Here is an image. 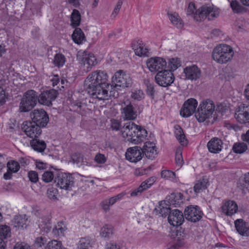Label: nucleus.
Segmentation results:
<instances>
[{
  "label": "nucleus",
  "mask_w": 249,
  "mask_h": 249,
  "mask_svg": "<svg viewBox=\"0 0 249 249\" xmlns=\"http://www.w3.org/2000/svg\"><path fill=\"white\" fill-rule=\"evenodd\" d=\"M77 58L83 64L85 68V70L87 71H89L93 66L97 64L95 56L92 53L79 52L77 55Z\"/></svg>",
  "instance_id": "9d476101"
},
{
  "label": "nucleus",
  "mask_w": 249,
  "mask_h": 249,
  "mask_svg": "<svg viewBox=\"0 0 249 249\" xmlns=\"http://www.w3.org/2000/svg\"><path fill=\"white\" fill-rule=\"evenodd\" d=\"M101 206L105 212H107L109 210V207L111 205L108 203V200L106 199L101 202Z\"/></svg>",
  "instance_id": "69168bd1"
},
{
  "label": "nucleus",
  "mask_w": 249,
  "mask_h": 249,
  "mask_svg": "<svg viewBox=\"0 0 249 249\" xmlns=\"http://www.w3.org/2000/svg\"><path fill=\"white\" fill-rule=\"evenodd\" d=\"M176 161L178 166H181L183 164V160L182 153L180 149L177 150L176 153Z\"/></svg>",
  "instance_id": "13d9d810"
},
{
  "label": "nucleus",
  "mask_w": 249,
  "mask_h": 249,
  "mask_svg": "<svg viewBox=\"0 0 249 249\" xmlns=\"http://www.w3.org/2000/svg\"><path fill=\"white\" fill-rule=\"evenodd\" d=\"M54 182L56 186L61 189L71 190L74 185V178L71 175L58 173L55 176Z\"/></svg>",
  "instance_id": "423d86ee"
},
{
  "label": "nucleus",
  "mask_w": 249,
  "mask_h": 249,
  "mask_svg": "<svg viewBox=\"0 0 249 249\" xmlns=\"http://www.w3.org/2000/svg\"><path fill=\"white\" fill-rule=\"evenodd\" d=\"M195 10L196 9L194 4L193 3H190L187 10V14L188 15H191L194 14Z\"/></svg>",
  "instance_id": "338daca9"
},
{
  "label": "nucleus",
  "mask_w": 249,
  "mask_h": 249,
  "mask_svg": "<svg viewBox=\"0 0 249 249\" xmlns=\"http://www.w3.org/2000/svg\"><path fill=\"white\" fill-rule=\"evenodd\" d=\"M150 187L147 184V182L145 181H143L141 185L136 189L134 190L131 193V196H135L139 194H141L143 191L147 189Z\"/></svg>",
  "instance_id": "49530a36"
},
{
  "label": "nucleus",
  "mask_w": 249,
  "mask_h": 249,
  "mask_svg": "<svg viewBox=\"0 0 249 249\" xmlns=\"http://www.w3.org/2000/svg\"><path fill=\"white\" fill-rule=\"evenodd\" d=\"M219 14L217 9L214 8L213 5H203L196 11L194 14V18L197 21L208 18L209 20H212L217 18Z\"/></svg>",
  "instance_id": "39448f33"
},
{
  "label": "nucleus",
  "mask_w": 249,
  "mask_h": 249,
  "mask_svg": "<svg viewBox=\"0 0 249 249\" xmlns=\"http://www.w3.org/2000/svg\"><path fill=\"white\" fill-rule=\"evenodd\" d=\"M11 236V230L9 227L6 225L0 226V236L1 238H7Z\"/></svg>",
  "instance_id": "09e8293b"
},
{
  "label": "nucleus",
  "mask_w": 249,
  "mask_h": 249,
  "mask_svg": "<svg viewBox=\"0 0 249 249\" xmlns=\"http://www.w3.org/2000/svg\"><path fill=\"white\" fill-rule=\"evenodd\" d=\"M45 249H62V244L60 241L53 240L47 244Z\"/></svg>",
  "instance_id": "de8ad7c7"
},
{
  "label": "nucleus",
  "mask_w": 249,
  "mask_h": 249,
  "mask_svg": "<svg viewBox=\"0 0 249 249\" xmlns=\"http://www.w3.org/2000/svg\"><path fill=\"white\" fill-rule=\"evenodd\" d=\"M131 97L135 100L141 101L144 98V94L141 89H135L132 91Z\"/></svg>",
  "instance_id": "8fccbe9b"
},
{
  "label": "nucleus",
  "mask_w": 249,
  "mask_h": 249,
  "mask_svg": "<svg viewBox=\"0 0 249 249\" xmlns=\"http://www.w3.org/2000/svg\"><path fill=\"white\" fill-rule=\"evenodd\" d=\"M184 73L186 78L191 80H196L201 75V71L197 66L193 65L187 66L184 69Z\"/></svg>",
  "instance_id": "4be33fe9"
},
{
  "label": "nucleus",
  "mask_w": 249,
  "mask_h": 249,
  "mask_svg": "<svg viewBox=\"0 0 249 249\" xmlns=\"http://www.w3.org/2000/svg\"><path fill=\"white\" fill-rule=\"evenodd\" d=\"M215 109V105L212 100L203 101L199 105L195 113V117L199 122H204L212 116Z\"/></svg>",
  "instance_id": "7ed1b4c3"
},
{
  "label": "nucleus",
  "mask_w": 249,
  "mask_h": 249,
  "mask_svg": "<svg viewBox=\"0 0 249 249\" xmlns=\"http://www.w3.org/2000/svg\"><path fill=\"white\" fill-rule=\"evenodd\" d=\"M197 106V101L195 98H189L184 102L180 110V115L184 118L191 116L196 113V108Z\"/></svg>",
  "instance_id": "a211bd4d"
},
{
  "label": "nucleus",
  "mask_w": 249,
  "mask_h": 249,
  "mask_svg": "<svg viewBox=\"0 0 249 249\" xmlns=\"http://www.w3.org/2000/svg\"><path fill=\"white\" fill-rule=\"evenodd\" d=\"M184 215L181 211L175 209L171 211L168 216L169 223L173 226H180L184 220Z\"/></svg>",
  "instance_id": "aec40b11"
},
{
  "label": "nucleus",
  "mask_w": 249,
  "mask_h": 249,
  "mask_svg": "<svg viewBox=\"0 0 249 249\" xmlns=\"http://www.w3.org/2000/svg\"><path fill=\"white\" fill-rule=\"evenodd\" d=\"M71 159L74 163H80L83 161V157L80 153H75L72 155Z\"/></svg>",
  "instance_id": "680f3d73"
},
{
  "label": "nucleus",
  "mask_w": 249,
  "mask_h": 249,
  "mask_svg": "<svg viewBox=\"0 0 249 249\" xmlns=\"http://www.w3.org/2000/svg\"><path fill=\"white\" fill-rule=\"evenodd\" d=\"M247 149V145L244 142H237L232 147L233 151L237 154L244 153Z\"/></svg>",
  "instance_id": "c03bdc74"
},
{
  "label": "nucleus",
  "mask_w": 249,
  "mask_h": 249,
  "mask_svg": "<svg viewBox=\"0 0 249 249\" xmlns=\"http://www.w3.org/2000/svg\"><path fill=\"white\" fill-rule=\"evenodd\" d=\"M161 176L165 179H173L175 178V173L170 170H165L161 172Z\"/></svg>",
  "instance_id": "5fc2aeb1"
},
{
  "label": "nucleus",
  "mask_w": 249,
  "mask_h": 249,
  "mask_svg": "<svg viewBox=\"0 0 249 249\" xmlns=\"http://www.w3.org/2000/svg\"><path fill=\"white\" fill-rule=\"evenodd\" d=\"M41 127L33 122L25 121L23 123L21 129L25 134L31 138H37L41 134Z\"/></svg>",
  "instance_id": "9b49d317"
},
{
  "label": "nucleus",
  "mask_w": 249,
  "mask_h": 249,
  "mask_svg": "<svg viewBox=\"0 0 249 249\" xmlns=\"http://www.w3.org/2000/svg\"><path fill=\"white\" fill-rule=\"evenodd\" d=\"M175 128L176 129L175 131L176 138L181 144H183L186 139L183 130L179 125L176 126Z\"/></svg>",
  "instance_id": "79ce46f5"
},
{
  "label": "nucleus",
  "mask_w": 249,
  "mask_h": 249,
  "mask_svg": "<svg viewBox=\"0 0 249 249\" xmlns=\"http://www.w3.org/2000/svg\"><path fill=\"white\" fill-rule=\"evenodd\" d=\"M137 128H138V125L132 122H128L124 124L123 129L121 130L123 137L131 143H136L139 141L138 139H136L137 141H136V139H132L133 136L132 135L136 133ZM137 132H138L137 131Z\"/></svg>",
  "instance_id": "2eb2a0df"
},
{
  "label": "nucleus",
  "mask_w": 249,
  "mask_h": 249,
  "mask_svg": "<svg viewBox=\"0 0 249 249\" xmlns=\"http://www.w3.org/2000/svg\"><path fill=\"white\" fill-rule=\"evenodd\" d=\"M71 25L73 27H76L80 25L81 21V15L78 10L74 9L71 14Z\"/></svg>",
  "instance_id": "e433bc0d"
},
{
  "label": "nucleus",
  "mask_w": 249,
  "mask_h": 249,
  "mask_svg": "<svg viewBox=\"0 0 249 249\" xmlns=\"http://www.w3.org/2000/svg\"><path fill=\"white\" fill-rule=\"evenodd\" d=\"M32 122L40 127H44L48 124L49 120L47 112L42 109H36L30 113Z\"/></svg>",
  "instance_id": "1a4fd4ad"
},
{
  "label": "nucleus",
  "mask_w": 249,
  "mask_h": 249,
  "mask_svg": "<svg viewBox=\"0 0 249 249\" xmlns=\"http://www.w3.org/2000/svg\"><path fill=\"white\" fill-rule=\"evenodd\" d=\"M39 220V226L46 232H49L52 229L51 218L50 216H43Z\"/></svg>",
  "instance_id": "7c9ffc66"
},
{
  "label": "nucleus",
  "mask_w": 249,
  "mask_h": 249,
  "mask_svg": "<svg viewBox=\"0 0 249 249\" xmlns=\"http://www.w3.org/2000/svg\"><path fill=\"white\" fill-rule=\"evenodd\" d=\"M185 244V242L183 239H178L175 244L171 246L167 249H178L184 246Z\"/></svg>",
  "instance_id": "bf43d9fd"
},
{
  "label": "nucleus",
  "mask_w": 249,
  "mask_h": 249,
  "mask_svg": "<svg viewBox=\"0 0 249 249\" xmlns=\"http://www.w3.org/2000/svg\"><path fill=\"white\" fill-rule=\"evenodd\" d=\"M106 249H120V247L116 245V243L110 242L107 245Z\"/></svg>",
  "instance_id": "774afa93"
},
{
  "label": "nucleus",
  "mask_w": 249,
  "mask_h": 249,
  "mask_svg": "<svg viewBox=\"0 0 249 249\" xmlns=\"http://www.w3.org/2000/svg\"><path fill=\"white\" fill-rule=\"evenodd\" d=\"M155 81L162 87L170 86L175 81V76L171 71L164 70L158 72L155 76Z\"/></svg>",
  "instance_id": "6e6552de"
},
{
  "label": "nucleus",
  "mask_w": 249,
  "mask_h": 249,
  "mask_svg": "<svg viewBox=\"0 0 249 249\" xmlns=\"http://www.w3.org/2000/svg\"><path fill=\"white\" fill-rule=\"evenodd\" d=\"M47 243V239L42 236L36 238L35 241V245L37 248H41Z\"/></svg>",
  "instance_id": "4d7b16f0"
},
{
  "label": "nucleus",
  "mask_w": 249,
  "mask_h": 249,
  "mask_svg": "<svg viewBox=\"0 0 249 249\" xmlns=\"http://www.w3.org/2000/svg\"><path fill=\"white\" fill-rule=\"evenodd\" d=\"M91 241L89 236L81 238L77 245V249H89L91 247Z\"/></svg>",
  "instance_id": "4c0bfd02"
},
{
  "label": "nucleus",
  "mask_w": 249,
  "mask_h": 249,
  "mask_svg": "<svg viewBox=\"0 0 249 249\" xmlns=\"http://www.w3.org/2000/svg\"><path fill=\"white\" fill-rule=\"evenodd\" d=\"M85 86L93 98L108 99L110 84L108 83V75L105 71L101 70L92 71L85 80Z\"/></svg>",
  "instance_id": "f257e3e1"
},
{
  "label": "nucleus",
  "mask_w": 249,
  "mask_h": 249,
  "mask_svg": "<svg viewBox=\"0 0 249 249\" xmlns=\"http://www.w3.org/2000/svg\"><path fill=\"white\" fill-rule=\"evenodd\" d=\"M7 166L8 169L14 173L18 172L20 169L19 163L15 160L8 161Z\"/></svg>",
  "instance_id": "3c124183"
},
{
  "label": "nucleus",
  "mask_w": 249,
  "mask_h": 249,
  "mask_svg": "<svg viewBox=\"0 0 249 249\" xmlns=\"http://www.w3.org/2000/svg\"><path fill=\"white\" fill-rule=\"evenodd\" d=\"M73 41L76 44H80L85 40V36L82 30L79 28H76L71 36Z\"/></svg>",
  "instance_id": "473e14b6"
},
{
  "label": "nucleus",
  "mask_w": 249,
  "mask_h": 249,
  "mask_svg": "<svg viewBox=\"0 0 249 249\" xmlns=\"http://www.w3.org/2000/svg\"><path fill=\"white\" fill-rule=\"evenodd\" d=\"M58 94V92L55 89L46 90L37 95V100L41 105L51 107L52 106V101L56 98Z\"/></svg>",
  "instance_id": "f8f14e48"
},
{
  "label": "nucleus",
  "mask_w": 249,
  "mask_h": 249,
  "mask_svg": "<svg viewBox=\"0 0 249 249\" xmlns=\"http://www.w3.org/2000/svg\"><path fill=\"white\" fill-rule=\"evenodd\" d=\"M94 160L98 163L103 164L106 161V158L104 155L98 153L94 157Z\"/></svg>",
  "instance_id": "e2e57ef3"
},
{
  "label": "nucleus",
  "mask_w": 249,
  "mask_h": 249,
  "mask_svg": "<svg viewBox=\"0 0 249 249\" xmlns=\"http://www.w3.org/2000/svg\"><path fill=\"white\" fill-rule=\"evenodd\" d=\"M122 4H123V1L121 0H119L117 1L116 5L115 8H114V10L111 15V18H114L116 17L117 15L119 12V11L122 7Z\"/></svg>",
  "instance_id": "052dcab7"
},
{
  "label": "nucleus",
  "mask_w": 249,
  "mask_h": 249,
  "mask_svg": "<svg viewBox=\"0 0 249 249\" xmlns=\"http://www.w3.org/2000/svg\"><path fill=\"white\" fill-rule=\"evenodd\" d=\"M235 227L238 232L242 236H249V227L241 219H239L234 222Z\"/></svg>",
  "instance_id": "bb28decb"
},
{
  "label": "nucleus",
  "mask_w": 249,
  "mask_h": 249,
  "mask_svg": "<svg viewBox=\"0 0 249 249\" xmlns=\"http://www.w3.org/2000/svg\"><path fill=\"white\" fill-rule=\"evenodd\" d=\"M234 54L232 48L226 44H220L213 50V60L219 64H225L231 60Z\"/></svg>",
  "instance_id": "f03ea898"
},
{
  "label": "nucleus",
  "mask_w": 249,
  "mask_h": 249,
  "mask_svg": "<svg viewBox=\"0 0 249 249\" xmlns=\"http://www.w3.org/2000/svg\"><path fill=\"white\" fill-rule=\"evenodd\" d=\"M181 66V61L178 57L171 58L168 59L167 62V67L168 69L167 70L171 71L172 72L176 70L178 68Z\"/></svg>",
  "instance_id": "f704fd0d"
},
{
  "label": "nucleus",
  "mask_w": 249,
  "mask_h": 249,
  "mask_svg": "<svg viewBox=\"0 0 249 249\" xmlns=\"http://www.w3.org/2000/svg\"><path fill=\"white\" fill-rule=\"evenodd\" d=\"M37 100V93L33 89L27 90L23 94L19 104L20 112H26L32 110L36 105Z\"/></svg>",
  "instance_id": "20e7f679"
},
{
  "label": "nucleus",
  "mask_w": 249,
  "mask_h": 249,
  "mask_svg": "<svg viewBox=\"0 0 249 249\" xmlns=\"http://www.w3.org/2000/svg\"><path fill=\"white\" fill-rule=\"evenodd\" d=\"M245 107L246 105L245 104H242L239 106L236 109L234 115V117L237 121L241 124L249 123Z\"/></svg>",
  "instance_id": "a878e982"
},
{
  "label": "nucleus",
  "mask_w": 249,
  "mask_h": 249,
  "mask_svg": "<svg viewBox=\"0 0 249 249\" xmlns=\"http://www.w3.org/2000/svg\"><path fill=\"white\" fill-rule=\"evenodd\" d=\"M223 142L222 141L217 137L212 138L207 143L209 151L212 153H218L223 148Z\"/></svg>",
  "instance_id": "b1692460"
},
{
  "label": "nucleus",
  "mask_w": 249,
  "mask_h": 249,
  "mask_svg": "<svg viewBox=\"0 0 249 249\" xmlns=\"http://www.w3.org/2000/svg\"><path fill=\"white\" fill-rule=\"evenodd\" d=\"M66 61V58L65 56L62 53H56L53 58V64L59 68L62 67Z\"/></svg>",
  "instance_id": "a19ab883"
},
{
  "label": "nucleus",
  "mask_w": 249,
  "mask_h": 249,
  "mask_svg": "<svg viewBox=\"0 0 249 249\" xmlns=\"http://www.w3.org/2000/svg\"><path fill=\"white\" fill-rule=\"evenodd\" d=\"M13 249H31L30 246L24 242H18L14 246Z\"/></svg>",
  "instance_id": "0e129e2a"
},
{
  "label": "nucleus",
  "mask_w": 249,
  "mask_h": 249,
  "mask_svg": "<svg viewBox=\"0 0 249 249\" xmlns=\"http://www.w3.org/2000/svg\"><path fill=\"white\" fill-rule=\"evenodd\" d=\"M144 83L147 87V94L153 98L155 92L153 84L150 83L148 80H144Z\"/></svg>",
  "instance_id": "864d4df0"
},
{
  "label": "nucleus",
  "mask_w": 249,
  "mask_h": 249,
  "mask_svg": "<svg viewBox=\"0 0 249 249\" xmlns=\"http://www.w3.org/2000/svg\"><path fill=\"white\" fill-rule=\"evenodd\" d=\"M171 211L170 208L164 207L161 204H160L157 208L154 209V212L156 213V214L162 217H165L167 215L169 216V214Z\"/></svg>",
  "instance_id": "58836bf2"
},
{
  "label": "nucleus",
  "mask_w": 249,
  "mask_h": 249,
  "mask_svg": "<svg viewBox=\"0 0 249 249\" xmlns=\"http://www.w3.org/2000/svg\"><path fill=\"white\" fill-rule=\"evenodd\" d=\"M208 181L207 178H203L197 180L194 186V191L195 194H197L207 188Z\"/></svg>",
  "instance_id": "72a5a7b5"
},
{
  "label": "nucleus",
  "mask_w": 249,
  "mask_h": 249,
  "mask_svg": "<svg viewBox=\"0 0 249 249\" xmlns=\"http://www.w3.org/2000/svg\"><path fill=\"white\" fill-rule=\"evenodd\" d=\"M121 111L125 120H134L137 118V111L128 100L122 103Z\"/></svg>",
  "instance_id": "dca6fc26"
},
{
  "label": "nucleus",
  "mask_w": 249,
  "mask_h": 249,
  "mask_svg": "<svg viewBox=\"0 0 249 249\" xmlns=\"http://www.w3.org/2000/svg\"><path fill=\"white\" fill-rule=\"evenodd\" d=\"M132 47L136 55L139 56H148V50L142 40H134L132 43Z\"/></svg>",
  "instance_id": "5701e85b"
},
{
  "label": "nucleus",
  "mask_w": 249,
  "mask_h": 249,
  "mask_svg": "<svg viewBox=\"0 0 249 249\" xmlns=\"http://www.w3.org/2000/svg\"><path fill=\"white\" fill-rule=\"evenodd\" d=\"M168 18L172 24L178 29L182 28L184 26V23L177 13H168Z\"/></svg>",
  "instance_id": "2f4dec72"
},
{
  "label": "nucleus",
  "mask_w": 249,
  "mask_h": 249,
  "mask_svg": "<svg viewBox=\"0 0 249 249\" xmlns=\"http://www.w3.org/2000/svg\"><path fill=\"white\" fill-rule=\"evenodd\" d=\"M142 148L137 146L128 148L125 153L126 159L132 162H137L142 158Z\"/></svg>",
  "instance_id": "6ab92c4d"
},
{
  "label": "nucleus",
  "mask_w": 249,
  "mask_h": 249,
  "mask_svg": "<svg viewBox=\"0 0 249 249\" xmlns=\"http://www.w3.org/2000/svg\"><path fill=\"white\" fill-rule=\"evenodd\" d=\"M30 144L35 151L39 153L44 152L46 148L45 142L37 138H33V140H31Z\"/></svg>",
  "instance_id": "cd10ccee"
},
{
  "label": "nucleus",
  "mask_w": 249,
  "mask_h": 249,
  "mask_svg": "<svg viewBox=\"0 0 249 249\" xmlns=\"http://www.w3.org/2000/svg\"><path fill=\"white\" fill-rule=\"evenodd\" d=\"M28 178L29 180L33 183H36L38 181V175L37 173L35 171H30L28 172Z\"/></svg>",
  "instance_id": "6e6d98bb"
},
{
  "label": "nucleus",
  "mask_w": 249,
  "mask_h": 249,
  "mask_svg": "<svg viewBox=\"0 0 249 249\" xmlns=\"http://www.w3.org/2000/svg\"><path fill=\"white\" fill-rule=\"evenodd\" d=\"M184 216L185 218L191 222H196L199 221L203 215L198 206L190 205L186 207L184 210Z\"/></svg>",
  "instance_id": "ddd939ff"
},
{
  "label": "nucleus",
  "mask_w": 249,
  "mask_h": 249,
  "mask_svg": "<svg viewBox=\"0 0 249 249\" xmlns=\"http://www.w3.org/2000/svg\"><path fill=\"white\" fill-rule=\"evenodd\" d=\"M230 6L234 13H241L245 12V8L236 0L230 2Z\"/></svg>",
  "instance_id": "ea45409f"
},
{
  "label": "nucleus",
  "mask_w": 249,
  "mask_h": 249,
  "mask_svg": "<svg viewBox=\"0 0 249 249\" xmlns=\"http://www.w3.org/2000/svg\"><path fill=\"white\" fill-rule=\"evenodd\" d=\"M147 68L151 72L163 71L167 67L165 59L159 57L150 58L146 62Z\"/></svg>",
  "instance_id": "f3484780"
},
{
  "label": "nucleus",
  "mask_w": 249,
  "mask_h": 249,
  "mask_svg": "<svg viewBox=\"0 0 249 249\" xmlns=\"http://www.w3.org/2000/svg\"><path fill=\"white\" fill-rule=\"evenodd\" d=\"M28 219L26 215H19L15 216L13 221L14 227L18 229H22L26 228Z\"/></svg>",
  "instance_id": "c85d7f7f"
},
{
  "label": "nucleus",
  "mask_w": 249,
  "mask_h": 249,
  "mask_svg": "<svg viewBox=\"0 0 249 249\" xmlns=\"http://www.w3.org/2000/svg\"><path fill=\"white\" fill-rule=\"evenodd\" d=\"M136 131L138 132H136V133L132 135L133 136L132 139H138L139 141L136 143H132L134 144H138L143 142L147 135V131L140 125H138V128H137Z\"/></svg>",
  "instance_id": "c756f323"
},
{
  "label": "nucleus",
  "mask_w": 249,
  "mask_h": 249,
  "mask_svg": "<svg viewBox=\"0 0 249 249\" xmlns=\"http://www.w3.org/2000/svg\"><path fill=\"white\" fill-rule=\"evenodd\" d=\"M221 209L224 213L231 216L237 212L238 206L235 201L229 200L223 205Z\"/></svg>",
  "instance_id": "393cba45"
},
{
  "label": "nucleus",
  "mask_w": 249,
  "mask_h": 249,
  "mask_svg": "<svg viewBox=\"0 0 249 249\" xmlns=\"http://www.w3.org/2000/svg\"><path fill=\"white\" fill-rule=\"evenodd\" d=\"M66 230V226L63 221H59L53 229V232L54 234L59 235L63 234Z\"/></svg>",
  "instance_id": "37998d69"
},
{
  "label": "nucleus",
  "mask_w": 249,
  "mask_h": 249,
  "mask_svg": "<svg viewBox=\"0 0 249 249\" xmlns=\"http://www.w3.org/2000/svg\"><path fill=\"white\" fill-rule=\"evenodd\" d=\"M54 177L53 173L51 171H45L42 175V179L43 181L46 183L50 182L53 180V179H54Z\"/></svg>",
  "instance_id": "603ef678"
},
{
  "label": "nucleus",
  "mask_w": 249,
  "mask_h": 249,
  "mask_svg": "<svg viewBox=\"0 0 249 249\" xmlns=\"http://www.w3.org/2000/svg\"><path fill=\"white\" fill-rule=\"evenodd\" d=\"M137 128H138V125L132 122H128L124 124L123 129L121 130L123 137L131 143H136L139 141L138 139H136L137 141H136V139H132L133 136L132 135L136 133ZM137 132H138L137 131Z\"/></svg>",
  "instance_id": "4468645a"
},
{
  "label": "nucleus",
  "mask_w": 249,
  "mask_h": 249,
  "mask_svg": "<svg viewBox=\"0 0 249 249\" xmlns=\"http://www.w3.org/2000/svg\"><path fill=\"white\" fill-rule=\"evenodd\" d=\"M110 122V128L113 131H119L123 129V125L122 124V121L120 120L111 119Z\"/></svg>",
  "instance_id": "a18cd8bd"
},
{
  "label": "nucleus",
  "mask_w": 249,
  "mask_h": 249,
  "mask_svg": "<svg viewBox=\"0 0 249 249\" xmlns=\"http://www.w3.org/2000/svg\"><path fill=\"white\" fill-rule=\"evenodd\" d=\"M112 82L114 84V87L118 89L119 88H127L130 87L132 82L130 76L124 72L122 70L117 71L112 78Z\"/></svg>",
  "instance_id": "0eeeda50"
},
{
  "label": "nucleus",
  "mask_w": 249,
  "mask_h": 249,
  "mask_svg": "<svg viewBox=\"0 0 249 249\" xmlns=\"http://www.w3.org/2000/svg\"><path fill=\"white\" fill-rule=\"evenodd\" d=\"M114 233V228L111 225L106 224L101 229L100 235L102 237L109 239Z\"/></svg>",
  "instance_id": "c9c22d12"
},
{
  "label": "nucleus",
  "mask_w": 249,
  "mask_h": 249,
  "mask_svg": "<svg viewBox=\"0 0 249 249\" xmlns=\"http://www.w3.org/2000/svg\"><path fill=\"white\" fill-rule=\"evenodd\" d=\"M142 156L149 159H154L158 155L157 149L155 143L149 141L146 142L142 148Z\"/></svg>",
  "instance_id": "412c9836"
}]
</instances>
